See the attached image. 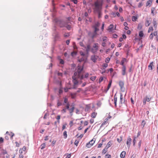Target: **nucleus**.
<instances>
[{
    "instance_id": "6e6552de",
    "label": "nucleus",
    "mask_w": 158,
    "mask_h": 158,
    "mask_svg": "<svg viewBox=\"0 0 158 158\" xmlns=\"http://www.w3.org/2000/svg\"><path fill=\"white\" fill-rule=\"evenodd\" d=\"M132 139L131 138H128L127 140V141L126 144L127 145V146L129 148L130 147Z\"/></svg>"
},
{
    "instance_id": "20e7f679",
    "label": "nucleus",
    "mask_w": 158,
    "mask_h": 158,
    "mask_svg": "<svg viewBox=\"0 0 158 158\" xmlns=\"http://www.w3.org/2000/svg\"><path fill=\"white\" fill-rule=\"evenodd\" d=\"M73 82L74 85H77L79 82L77 80L78 78V73L76 72L74 73L72 77Z\"/></svg>"
},
{
    "instance_id": "6ab92c4d",
    "label": "nucleus",
    "mask_w": 158,
    "mask_h": 158,
    "mask_svg": "<svg viewBox=\"0 0 158 158\" xmlns=\"http://www.w3.org/2000/svg\"><path fill=\"white\" fill-rule=\"evenodd\" d=\"M146 124V122L144 120H143L141 123L142 128H143Z\"/></svg>"
},
{
    "instance_id": "c03bdc74",
    "label": "nucleus",
    "mask_w": 158,
    "mask_h": 158,
    "mask_svg": "<svg viewBox=\"0 0 158 158\" xmlns=\"http://www.w3.org/2000/svg\"><path fill=\"white\" fill-rule=\"evenodd\" d=\"M107 152V150L106 148H104L102 151V153L105 154Z\"/></svg>"
},
{
    "instance_id": "5701e85b",
    "label": "nucleus",
    "mask_w": 158,
    "mask_h": 158,
    "mask_svg": "<svg viewBox=\"0 0 158 158\" xmlns=\"http://www.w3.org/2000/svg\"><path fill=\"white\" fill-rule=\"evenodd\" d=\"M62 105V103L59 100H58L57 102V107H59L60 106Z\"/></svg>"
},
{
    "instance_id": "6e6d98bb",
    "label": "nucleus",
    "mask_w": 158,
    "mask_h": 158,
    "mask_svg": "<svg viewBox=\"0 0 158 158\" xmlns=\"http://www.w3.org/2000/svg\"><path fill=\"white\" fill-rule=\"evenodd\" d=\"M149 37L151 39H152L153 38V35L152 34V33L150 35V36H149Z\"/></svg>"
},
{
    "instance_id": "a878e982",
    "label": "nucleus",
    "mask_w": 158,
    "mask_h": 158,
    "mask_svg": "<svg viewBox=\"0 0 158 158\" xmlns=\"http://www.w3.org/2000/svg\"><path fill=\"white\" fill-rule=\"evenodd\" d=\"M143 31H140L139 33V36L140 37H143Z\"/></svg>"
},
{
    "instance_id": "49530a36",
    "label": "nucleus",
    "mask_w": 158,
    "mask_h": 158,
    "mask_svg": "<svg viewBox=\"0 0 158 158\" xmlns=\"http://www.w3.org/2000/svg\"><path fill=\"white\" fill-rule=\"evenodd\" d=\"M111 142L110 141H109L107 143V146H108L109 147H110L111 145Z\"/></svg>"
},
{
    "instance_id": "cd10ccee",
    "label": "nucleus",
    "mask_w": 158,
    "mask_h": 158,
    "mask_svg": "<svg viewBox=\"0 0 158 158\" xmlns=\"http://www.w3.org/2000/svg\"><path fill=\"white\" fill-rule=\"evenodd\" d=\"M77 54V52L75 51H73L71 53V55L72 56L76 55Z\"/></svg>"
},
{
    "instance_id": "4468645a",
    "label": "nucleus",
    "mask_w": 158,
    "mask_h": 158,
    "mask_svg": "<svg viewBox=\"0 0 158 158\" xmlns=\"http://www.w3.org/2000/svg\"><path fill=\"white\" fill-rule=\"evenodd\" d=\"M152 23L153 24V26H154V27L156 29V27H157V25L156 21V19L155 18H154L153 19V21H152Z\"/></svg>"
},
{
    "instance_id": "8fccbe9b",
    "label": "nucleus",
    "mask_w": 158,
    "mask_h": 158,
    "mask_svg": "<svg viewBox=\"0 0 158 158\" xmlns=\"http://www.w3.org/2000/svg\"><path fill=\"white\" fill-rule=\"evenodd\" d=\"M89 75V74L88 73H87L85 74V76H84V78L85 77V78H87L88 77Z\"/></svg>"
},
{
    "instance_id": "a211bd4d",
    "label": "nucleus",
    "mask_w": 158,
    "mask_h": 158,
    "mask_svg": "<svg viewBox=\"0 0 158 158\" xmlns=\"http://www.w3.org/2000/svg\"><path fill=\"white\" fill-rule=\"evenodd\" d=\"M153 65V62H152L150 63L149 65L148 66V68L149 69L152 70V66Z\"/></svg>"
},
{
    "instance_id": "4d7b16f0",
    "label": "nucleus",
    "mask_w": 158,
    "mask_h": 158,
    "mask_svg": "<svg viewBox=\"0 0 158 158\" xmlns=\"http://www.w3.org/2000/svg\"><path fill=\"white\" fill-rule=\"evenodd\" d=\"M135 137H134V139H133V145H135Z\"/></svg>"
},
{
    "instance_id": "e433bc0d",
    "label": "nucleus",
    "mask_w": 158,
    "mask_h": 158,
    "mask_svg": "<svg viewBox=\"0 0 158 158\" xmlns=\"http://www.w3.org/2000/svg\"><path fill=\"white\" fill-rule=\"evenodd\" d=\"M110 58L109 57H107L106 59L105 60V62L106 63H108L109 62L110 60Z\"/></svg>"
},
{
    "instance_id": "0e129e2a",
    "label": "nucleus",
    "mask_w": 158,
    "mask_h": 158,
    "mask_svg": "<svg viewBox=\"0 0 158 158\" xmlns=\"http://www.w3.org/2000/svg\"><path fill=\"white\" fill-rule=\"evenodd\" d=\"M72 1L75 4H77V0H72Z\"/></svg>"
},
{
    "instance_id": "5fc2aeb1",
    "label": "nucleus",
    "mask_w": 158,
    "mask_h": 158,
    "mask_svg": "<svg viewBox=\"0 0 158 158\" xmlns=\"http://www.w3.org/2000/svg\"><path fill=\"white\" fill-rule=\"evenodd\" d=\"M105 158H111V155H106Z\"/></svg>"
},
{
    "instance_id": "b1692460",
    "label": "nucleus",
    "mask_w": 158,
    "mask_h": 158,
    "mask_svg": "<svg viewBox=\"0 0 158 158\" xmlns=\"http://www.w3.org/2000/svg\"><path fill=\"white\" fill-rule=\"evenodd\" d=\"M67 131H65L63 133V135L64 136V139L67 138Z\"/></svg>"
},
{
    "instance_id": "7c9ffc66",
    "label": "nucleus",
    "mask_w": 158,
    "mask_h": 158,
    "mask_svg": "<svg viewBox=\"0 0 158 158\" xmlns=\"http://www.w3.org/2000/svg\"><path fill=\"white\" fill-rule=\"evenodd\" d=\"M84 60V59L83 57L81 58L80 59L78 60V61L79 62H81Z\"/></svg>"
},
{
    "instance_id": "f03ea898",
    "label": "nucleus",
    "mask_w": 158,
    "mask_h": 158,
    "mask_svg": "<svg viewBox=\"0 0 158 158\" xmlns=\"http://www.w3.org/2000/svg\"><path fill=\"white\" fill-rule=\"evenodd\" d=\"M55 23L54 25V30H56V26H58L60 27H65L67 24L65 22L63 21L59 20L58 19H55L54 21Z\"/></svg>"
},
{
    "instance_id": "338daca9",
    "label": "nucleus",
    "mask_w": 158,
    "mask_h": 158,
    "mask_svg": "<svg viewBox=\"0 0 158 158\" xmlns=\"http://www.w3.org/2000/svg\"><path fill=\"white\" fill-rule=\"evenodd\" d=\"M113 37L114 38H116L118 37V35L116 34H114L113 35Z\"/></svg>"
},
{
    "instance_id": "bb28decb",
    "label": "nucleus",
    "mask_w": 158,
    "mask_h": 158,
    "mask_svg": "<svg viewBox=\"0 0 158 158\" xmlns=\"http://www.w3.org/2000/svg\"><path fill=\"white\" fill-rule=\"evenodd\" d=\"M66 24H67L66 25V26H65V27H66L68 30H70L71 28V26L69 25H67V23H66Z\"/></svg>"
},
{
    "instance_id": "1a4fd4ad",
    "label": "nucleus",
    "mask_w": 158,
    "mask_h": 158,
    "mask_svg": "<svg viewBox=\"0 0 158 158\" xmlns=\"http://www.w3.org/2000/svg\"><path fill=\"white\" fill-rule=\"evenodd\" d=\"M126 67L125 66H123L122 68V75H125L126 74Z\"/></svg>"
},
{
    "instance_id": "7ed1b4c3",
    "label": "nucleus",
    "mask_w": 158,
    "mask_h": 158,
    "mask_svg": "<svg viewBox=\"0 0 158 158\" xmlns=\"http://www.w3.org/2000/svg\"><path fill=\"white\" fill-rule=\"evenodd\" d=\"M83 69V66L81 67L80 65H78L77 66V72L78 73V78L80 80V84L82 83V80L84 78V75L83 74H81V72Z\"/></svg>"
},
{
    "instance_id": "864d4df0",
    "label": "nucleus",
    "mask_w": 158,
    "mask_h": 158,
    "mask_svg": "<svg viewBox=\"0 0 158 158\" xmlns=\"http://www.w3.org/2000/svg\"><path fill=\"white\" fill-rule=\"evenodd\" d=\"M108 66V64L107 63H104L103 64L102 66L105 67V68H106Z\"/></svg>"
},
{
    "instance_id": "c85d7f7f",
    "label": "nucleus",
    "mask_w": 158,
    "mask_h": 158,
    "mask_svg": "<svg viewBox=\"0 0 158 158\" xmlns=\"http://www.w3.org/2000/svg\"><path fill=\"white\" fill-rule=\"evenodd\" d=\"M95 141V139L94 140V139H92L89 143H90L91 145H92V146L94 143Z\"/></svg>"
},
{
    "instance_id": "603ef678",
    "label": "nucleus",
    "mask_w": 158,
    "mask_h": 158,
    "mask_svg": "<svg viewBox=\"0 0 158 158\" xmlns=\"http://www.w3.org/2000/svg\"><path fill=\"white\" fill-rule=\"evenodd\" d=\"M142 5H143L142 3V2H140L139 4V5H138V7L139 8H140L142 6Z\"/></svg>"
},
{
    "instance_id": "473e14b6",
    "label": "nucleus",
    "mask_w": 158,
    "mask_h": 158,
    "mask_svg": "<svg viewBox=\"0 0 158 158\" xmlns=\"http://www.w3.org/2000/svg\"><path fill=\"white\" fill-rule=\"evenodd\" d=\"M123 99V94L121 93L120 94V102L122 103V100Z\"/></svg>"
},
{
    "instance_id": "2eb2a0df",
    "label": "nucleus",
    "mask_w": 158,
    "mask_h": 158,
    "mask_svg": "<svg viewBox=\"0 0 158 158\" xmlns=\"http://www.w3.org/2000/svg\"><path fill=\"white\" fill-rule=\"evenodd\" d=\"M126 155V152L124 151H123L120 155V157L121 158H124Z\"/></svg>"
},
{
    "instance_id": "4c0bfd02",
    "label": "nucleus",
    "mask_w": 158,
    "mask_h": 158,
    "mask_svg": "<svg viewBox=\"0 0 158 158\" xmlns=\"http://www.w3.org/2000/svg\"><path fill=\"white\" fill-rule=\"evenodd\" d=\"M110 14L113 15L114 17H115L116 16V13H115V12H112L110 13Z\"/></svg>"
},
{
    "instance_id": "79ce46f5",
    "label": "nucleus",
    "mask_w": 158,
    "mask_h": 158,
    "mask_svg": "<svg viewBox=\"0 0 158 158\" xmlns=\"http://www.w3.org/2000/svg\"><path fill=\"white\" fill-rule=\"evenodd\" d=\"M69 106H70V105H69V103H67L66 106V109L69 110Z\"/></svg>"
},
{
    "instance_id": "0eeeda50",
    "label": "nucleus",
    "mask_w": 158,
    "mask_h": 158,
    "mask_svg": "<svg viewBox=\"0 0 158 158\" xmlns=\"http://www.w3.org/2000/svg\"><path fill=\"white\" fill-rule=\"evenodd\" d=\"M151 100V98H150L148 96H146L145 98H144L143 103V105H145L146 104V102H149Z\"/></svg>"
},
{
    "instance_id": "58836bf2",
    "label": "nucleus",
    "mask_w": 158,
    "mask_h": 158,
    "mask_svg": "<svg viewBox=\"0 0 158 158\" xmlns=\"http://www.w3.org/2000/svg\"><path fill=\"white\" fill-rule=\"evenodd\" d=\"M9 135L10 136V138L11 139H13V137L14 136V134L12 133L11 132L10 134H9Z\"/></svg>"
},
{
    "instance_id": "3c124183",
    "label": "nucleus",
    "mask_w": 158,
    "mask_h": 158,
    "mask_svg": "<svg viewBox=\"0 0 158 158\" xmlns=\"http://www.w3.org/2000/svg\"><path fill=\"white\" fill-rule=\"evenodd\" d=\"M120 64L121 65H122L123 66H125V65H124V61L123 60H121Z\"/></svg>"
},
{
    "instance_id": "412c9836",
    "label": "nucleus",
    "mask_w": 158,
    "mask_h": 158,
    "mask_svg": "<svg viewBox=\"0 0 158 158\" xmlns=\"http://www.w3.org/2000/svg\"><path fill=\"white\" fill-rule=\"evenodd\" d=\"M100 25V23L98 22H97L95 23L94 25L93 26V27H99Z\"/></svg>"
},
{
    "instance_id": "ddd939ff",
    "label": "nucleus",
    "mask_w": 158,
    "mask_h": 158,
    "mask_svg": "<svg viewBox=\"0 0 158 158\" xmlns=\"http://www.w3.org/2000/svg\"><path fill=\"white\" fill-rule=\"evenodd\" d=\"M151 23V20H147L145 22V25L146 27H148L150 25Z\"/></svg>"
},
{
    "instance_id": "9d476101",
    "label": "nucleus",
    "mask_w": 158,
    "mask_h": 158,
    "mask_svg": "<svg viewBox=\"0 0 158 158\" xmlns=\"http://www.w3.org/2000/svg\"><path fill=\"white\" fill-rule=\"evenodd\" d=\"M152 1L153 0H148L146 3V6H149V7H150L151 6V4L152 3Z\"/></svg>"
},
{
    "instance_id": "393cba45",
    "label": "nucleus",
    "mask_w": 158,
    "mask_h": 158,
    "mask_svg": "<svg viewBox=\"0 0 158 158\" xmlns=\"http://www.w3.org/2000/svg\"><path fill=\"white\" fill-rule=\"evenodd\" d=\"M137 19V18L135 16H132V20L133 21H135Z\"/></svg>"
},
{
    "instance_id": "2f4dec72",
    "label": "nucleus",
    "mask_w": 158,
    "mask_h": 158,
    "mask_svg": "<svg viewBox=\"0 0 158 158\" xmlns=\"http://www.w3.org/2000/svg\"><path fill=\"white\" fill-rule=\"evenodd\" d=\"M91 146H92V145H91V144L90 143H89V142L88 143H87L86 145V147H87L88 148H89Z\"/></svg>"
},
{
    "instance_id": "f257e3e1",
    "label": "nucleus",
    "mask_w": 158,
    "mask_h": 158,
    "mask_svg": "<svg viewBox=\"0 0 158 158\" xmlns=\"http://www.w3.org/2000/svg\"><path fill=\"white\" fill-rule=\"evenodd\" d=\"M103 0H97L94 2V7L93 10L94 13H97L98 15V18L100 19L101 18L102 13L101 10L103 4Z\"/></svg>"
},
{
    "instance_id": "69168bd1",
    "label": "nucleus",
    "mask_w": 158,
    "mask_h": 158,
    "mask_svg": "<svg viewBox=\"0 0 158 158\" xmlns=\"http://www.w3.org/2000/svg\"><path fill=\"white\" fill-rule=\"evenodd\" d=\"M57 74L59 76H62L63 75L62 73L60 72H58Z\"/></svg>"
},
{
    "instance_id": "c756f323",
    "label": "nucleus",
    "mask_w": 158,
    "mask_h": 158,
    "mask_svg": "<svg viewBox=\"0 0 158 158\" xmlns=\"http://www.w3.org/2000/svg\"><path fill=\"white\" fill-rule=\"evenodd\" d=\"M45 146H46V145H45V143H44L42 144L41 145V149H43L44 148H45Z\"/></svg>"
},
{
    "instance_id": "39448f33",
    "label": "nucleus",
    "mask_w": 158,
    "mask_h": 158,
    "mask_svg": "<svg viewBox=\"0 0 158 158\" xmlns=\"http://www.w3.org/2000/svg\"><path fill=\"white\" fill-rule=\"evenodd\" d=\"M98 45V43L94 44L93 48L91 49V51L92 53L94 54H95L97 53L99 48Z\"/></svg>"
},
{
    "instance_id": "72a5a7b5",
    "label": "nucleus",
    "mask_w": 158,
    "mask_h": 158,
    "mask_svg": "<svg viewBox=\"0 0 158 158\" xmlns=\"http://www.w3.org/2000/svg\"><path fill=\"white\" fill-rule=\"evenodd\" d=\"M94 29V32L96 33H97V32L99 31V29L98 28V27H93Z\"/></svg>"
},
{
    "instance_id": "f3484780",
    "label": "nucleus",
    "mask_w": 158,
    "mask_h": 158,
    "mask_svg": "<svg viewBox=\"0 0 158 158\" xmlns=\"http://www.w3.org/2000/svg\"><path fill=\"white\" fill-rule=\"evenodd\" d=\"M90 106L89 105H87L86 106L85 108V111L86 112H88L89 111V110L90 109Z\"/></svg>"
},
{
    "instance_id": "de8ad7c7",
    "label": "nucleus",
    "mask_w": 158,
    "mask_h": 158,
    "mask_svg": "<svg viewBox=\"0 0 158 158\" xmlns=\"http://www.w3.org/2000/svg\"><path fill=\"white\" fill-rule=\"evenodd\" d=\"M79 143V141L77 140H76L74 143V144L76 146H77Z\"/></svg>"
},
{
    "instance_id": "9b49d317",
    "label": "nucleus",
    "mask_w": 158,
    "mask_h": 158,
    "mask_svg": "<svg viewBox=\"0 0 158 158\" xmlns=\"http://www.w3.org/2000/svg\"><path fill=\"white\" fill-rule=\"evenodd\" d=\"M119 85L120 87V89H122L123 87L124 86V82L123 81H120L119 82Z\"/></svg>"
},
{
    "instance_id": "aec40b11",
    "label": "nucleus",
    "mask_w": 158,
    "mask_h": 158,
    "mask_svg": "<svg viewBox=\"0 0 158 158\" xmlns=\"http://www.w3.org/2000/svg\"><path fill=\"white\" fill-rule=\"evenodd\" d=\"M90 49V45H88L87 46V48H86V51L88 53L89 52V51Z\"/></svg>"
},
{
    "instance_id": "680f3d73",
    "label": "nucleus",
    "mask_w": 158,
    "mask_h": 158,
    "mask_svg": "<svg viewBox=\"0 0 158 158\" xmlns=\"http://www.w3.org/2000/svg\"><path fill=\"white\" fill-rule=\"evenodd\" d=\"M117 98L116 96V94H115L114 96V101H117Z\"/></svg>"
},
{
    "instance_id": "e2e57ef3",
    "label": "nucleus",
    "mask_w": 158,
    "mask_h": 158,
    "mask_svg": "<svg viewBox=\"0 0 158 158\" xmlns=\"http://www.w3.org/2000/svg\"><path fill=\"white\" fill-rule=\"evenodd\" d=\"M102 145V143H99L98 145V148H101Z\"/></svg>"
},
{
    "instance_id": "f8f14e48",
    "label": "nucleus",
    "mask_w": 158,
    "mask_h": 158,
    "mask_svg": "<svg viewBox=\"0 0 158 158\" xmlns=\"http://www.w3.org/2000/svg\"><path fill=\"white\" fill-rule=\"evenodd\" d=\"M71 108L69 109L70 114H72L73 112L74 109L73 106H71Z\"/></svg>"
},
{
    "instance_id": "f704fd0d",
    "label": "nucleus",
    "mask_w": 158,
    "mask_h": 158,
    "mask_svg": "<svg viewBox=\"0 0 158 158\" xmlns=\"http://www.w3.org/2000/svg\"><path fill=\"white\" fill-rule=\"evenodd\" d=\"M155 10V8L153 7H152L151 8V13L153 14L154 15V11Z\"/></svg>"
},
{
    "instance_id": "dca6fc26",
    "label": "nucleus",
    "mask_w": 158,
    "mask_h": 158,
    "mask_svg": "<svg viewBox=\"0 0 158 158\" xmlns=\"http://www.w3.org/2000/svg\"><path fill=\"white\" fill-rule=\"evenodd\" d=\"M114 27L113 24H110L108 27V30L109 32L112 31L113 30V28Z\"/></svg>"
},
{
    "instance_id": "774afa93",
    "label": "nucleus",
    "mask_w": 158,
    "mask_h": 158,
    "mask_svg": "<svg viewBox=\"0 0 158 158\" xmlns=\"http://www.w3.org/2000/svg\"><path fill=\"white\" fill-rule=\"evenodd\" d=\"M102 45L103 47H105L106 46V43H105V42H102Z\"/></svg>"
},
{
    "instance_id": "bf43d9fd",
    "label": "nucleus",
    "mask_w": 158,
    "mask_h": 158,
    "mask_svg": "<svg viewBox=\"0 0 158 158\" xmlns=\"http://www.w3.org/2000/svg\"><path fill=\"white\" fill-rule=\"evenodd\" d=\"M108 117H107V118H106V119H105V122H104V123H103L102 124V125H104V124H105V123H106V122L107 121V120H108Z\"/></svg>"
},
{
    "instance_id": "c9c22d12",
    "label": "nucleus",
    "mask_w": 158,
    "mask_h": 158,
    "mask_svg": "<svg viewBox=\"0 0 158 158\" xmlns=\"http://www.w3.org/2000/svg\"><path fill=\"white\" fill-rule=\"evenodd\" d=\"M153 30V28L152 27H150L149 28L148 32L149 33L150 31H152Z\"/></svg>"
},
{
    "instance_id": "13d9d810",
    "label": "nucleus",
    "mask_w": 158,
    "mask_h": 158,
    "mask_svg": "<svg viewBox=\"0 0 158 158\" xmlns=\"http://www.w3.org/2000/svg\"><path fill=\"white\" fill-rule=\"evenodd\" d=\"M103 77H101L99 79V82H101L103 80Z\"/></svg>"
},
{
    "instance_id": "4be33fe9",
    "label": "nucleus",
    "mask_w": 158,
    "mask_h": 158,
    "mask_svg": "<svg viewBox=\"0 0 158 158\" xmlns=\"http://www.w3.org/2000/svg\"><path fill=\"white\" fill-rule=\"evenodd\" d=\"M97 114V113H96L93 112L92 113L91 116L92 118H95Z\"/></svg>"
},
{
    "instance_id": "052dcab7",
    "label": "nucleus",
    "mask_w": 158,
    "mask_h": 158,
    "mask_svg": "<svg viewBox=\"0 0 158 158\" xmlns=\"http://www.w3.org/2000/svg\"><path fill=\"white\" fill-rule=\"evenodd\" d=\"M71 156V155L70 154H67V156L65 158H70Z\"/></svg>"
},
{
    "instance_id": "09e8293b",
    "label": "nucleus",
    "mask_w": 158,
    "mask_h": 158,
    "mask_svg": "<svg viewBox=\"0 0 158 158\" xmlns=\"http://www.w3.org/2000/svg\"><path fill=\"white\" fill-rule=\"evenodd\" d=\"M3 141V139L2 137L0 138V143H2ZM0 149L1 150V148L0 147Z\"/></svg>"
},
{
    "instance_id": "a18cd8bd",
    "label": "nucleus",
    "mask_w": 158,
    "mask_h": 158,
    "mask_svg": "<svg viewBox=\"0 0 158 158\" xmlns=\"http://www.w3.org/2000/svg\"><path fill=\"white\" fill-rule=\"evenodd\" d=\"M96 77H92L90 78V79L91 81H94L96 79Z\"/></svg>"
},
{
    "instance_id": "ea45409f",
    "label": "nucleus",
    "mask_w": 158,
    "mask_h": 158,
    "mask_svg": "<svg viewBox=\"0 0 158 158\" xmlns=\"http://www.w3.org/2000/svg\"><path fill=\"white\" fill-rule=\"evenodd\" d=\"M60 63L61 64H64V61L63 60L60 59Z\"/></svg>"
},
{
    "instance_id": "423d86ee",
    "label": "nucleus",
    "mask_w": 158,
    "mask_h": 158,
    "mask_svg": "<svg viewBox=\"0 0 158 158\" xmlns=\"http://www.w3.org/2000/svg\"><path fill=\"white\" fill-rule=\"evenodd\" d=\"M98 56L96 55H92L91 57V60L94 62L95 63L96 62V61L98 59Z\"/></svg>"
},
{
    "instance_id": "37998d69",
    "label": "nucleus",
    "mask_w": 158,
    "mask_h": 158,
    "mask_svg": "<svg viewBox=\"0 0 158 158\" xmlns=\"http://www.w3.org/2000/svg\"><path fill=\"white\" fill-rule=\"evenodd\" d=\"M97 33L94 32V34L92 35L91 37L92 39H94L96 35H97Z\"/></svg>"
},
{
    "instance_id": "a19ab883",
    "label": "nucleus",
    "mask_w": 158,
    "mask_h": 158,
    "mask_svg": "<svg viewBox=\"0 0 158 158\" xmlns=\"http://www.w3.org/2000/svg\"><path fill=\"white\" fill-rule=\"evenodd\" d=\"M107 40V37L106 36H104L102 38V40L104 42H106Z\"/></svg>"
}]
</instances>
